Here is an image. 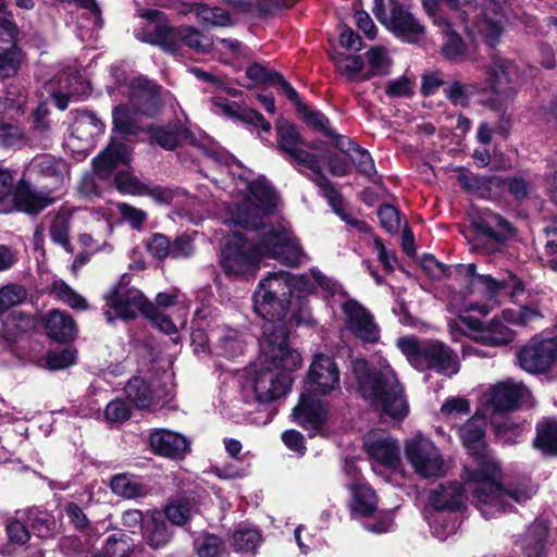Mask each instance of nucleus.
Instances as JSON below:
<instances>
[{
    "instance_id": "nucleus-60",
    "label": "nucleus",
    "mask_w": 557,
    "mask_h": 557,
    "mask_svg": "<svg viewBox=\"0 0 557 557\" xmlns=\"http://www.w3.org/2000/svg\"><path fill=\"white\" fill-rule=\"evenodd\" d=\"M495 426V434L504 444H513L518 442L524 431L523 424H516L506 418L503 422L492 421Z\"/></svg>"
},
{
    "instance_id": "nucleus-5",
    "label": "nucleus",
    "mask_w": 557,
    "mask_h": 557,
    "mask_svg": "<svg viewBox=\"0 0 557 557\" xmlns=\"http://www.w3.org/2000/svg\"><path fill=\"white\" fill-rule=\"evenodd\" d=\"M350 371L361 397L373 408L392 419L407 417L409 406L404 388L388 364L370 370L364 359L356 358L350 360Z\"/></svg>"
},
{
    "instance_id": "nucleus-22",
    "label": "nucleus",
    "mask_w": 557,
    "mask_h": 557,
    "mask_svg": "<svg viewBox=\"0 0 557 557\" xmlns=\"http://www.w3.org/2000/svg\"><path fill=\"white\" fill-rule=\"evenodd\" d=\"M341 372L335 360L325 355H314L306 379V391L313 395H329L339 387Z\"/></svg>"
},
{
    "instance_id": "nucleus-47",
    "label": "nucleus",
    "mask_w": 557,
    "mask_h": 557,
    "mask_svg": "<svg viewBox=\"0 0 557 557\" xmlns=\"http://www.w3.org/2000/svg\"><path fill=\"white\" fill-rule=\"evenodd\" d=\"M49 225V235L53 243L62 246L66 251H71L70 243V215L66 212H59L53 216L47 218Z\"/></svg>"
},
{
    "instance_id": "nucleus-7",
    "label": "nucleus",
    "mask_w": 557,
    "mask_h": 557,
    "mask_svg": "<svg viewBox=\"0 0 557 557\" xmlns=\"http://www.w3.org/2000/svg\"><path fill=\"white\" fill-rule=\"evenodd\" d=\"M137 16L146 20L148 25L135 29V37L140 41L160 46L165 52L175 54L185 46L198 53L212 50L214 40L194 26L170 27L164 14L156 9L141 7L140 0H134Z\"/></svg>"
},
{
    "instance_id": "nucleus-49",
    "label": "nucleus",
    "mask_w": 557,
    "mask_h": 557,
    "mask_svg": "<svg viewBox=\"0 0 557 557\" xmlns=\"http://www.w3.org/2000/svg\"><path fill=\"white\" fill-rule=\"evenodd\" d=\"M364 519L367 520L363 522V527L369 532L383 534L394 530V510H379L376 508L375 513H373L371 517H366Z\"/></svg>"
},
{
    "instance_id": "nucleus-6",
    "label": "nucleus",
    "mask_w": 557,
    "mask_h": 557,
    "mask_svg": "<svg viewBox=\"0 0 557 557\" xmlns=\"http://www.w3.org/2000/svg\"><path fill=\"white\" fill-rule=\"evenodd\" d=\"M479 9L476 0H444L454 12L469 36L482 37L490 46L496 45L504 32L505 22L522 20L518 0H482Z\"/></svg>"
},
{
    "instance_id": "nucleus-39",
    "label": "nucleus",
    "mask_w": 557,
    "mask_h": 557,
    "mask_svg": "<svg viewBox=\"0 0 557 557\" xmlns=\"http://www.w3.org/2000/svg\"><path fill=\"white\" fill-rule=\"evenodd\" d=\"M336 70L349 82H363L371 78L360 55L339 53L333 57Z\"/></svg>"
},
{
    "instance_id": "nucleus-51",
    "label": "nucleus",
    "mask_w": 557,
    "mask_h": 557,
    "mask_svg": "<svg viewBox=\"0 0 557 557\" xmlns=\"http://www.w3.org/2000/svg\"><path fill=\"white\" fill-rule=\"evenodd\" d=\"M2 330L8 339L16 338L32 324L30 318L20 311H12L4 319L1 318Z\"/></svg>"
},
{
    "instance_id": "nucleus-16",
    "label": "nucleus",
    "mask_w": 557,
    "mask_h": 557,
    "mask_svg": "<svg viewBox=\"0 0 557 557\" xmlns=\"http://www.w3.org/2000/svg\"><path fill=\"white\" fill-rule=\"evenodd\" d=\"M13 176L8 170H0V211H5L9 199L17 210L28 214H37L45 208L52 205L57 197L33 189L29 185L22 183L13 188Z\"/></svg>"
},
{
    "instance_id": "nucleus-24",
    "label": "nucleus",
    "mask_w": 557,
    "mask_h": 557,
    "mask_svg": "<svg viewBox=\"0 0 557 557\" xmlns=\"http://www.w3.org/2000/svg\"><path fill=\"white\" fill-rule=\"evenodd\" d=\"M248 337L244 329L215 324L211 326L212 355L235 359L244 354Z\"/></svg>"
},
{
    "instance_id": "nucleus-48",
    "label": "nucleus",
    "mask_w": 557,
    "mask_h": 557,
    "mask_svg": "<svg viewBox=\"0 0 557 557\" xmlns=\"http://www.w3.org/2000/svg\"><path fill=\"white\" fill-rule=\"evenodd\" d=\"M262 541L258 529L240 525L233 535L234 548L244 554L255 553Z\"/></svg>"
},
{
    "instance_id": "nucleus-28",
    "label": "nucleus",
    "mask_w": 557,
    "mask_h": 557,
    "mask_svg": "<svg viewBox=\"0 0 557 557\" xmlns=\"http://www.w3.org/2000/svg\"><path fill=\"white\" fill-rule=\"evenodd\" d=\"M17 29L10 18L0 20V77L15 75L20 67V51L15 46Z\"/></svg>"
},
{
    "instance_id": "nucleus-50",
    "label": "nucleus",
    "mask_w": 557,
    "mask_h": 557,
    "mask_svg": "<svg viewBox=\"0 0 557 557\" xmlns=\"http://www.w3.org/2000/svg\"><path fill=\"white\" fill-rule=\"evenodd\" d=\"M369 69L367 72L372 76H384L391 71L392 61L385 48L374 47L367 52Z\"/></svg>"
},
{
    "instance_id": "nucleus-62",
    "label": "nucleus",
    "mask_w": 557,
    "mask_h": 557,
    "mask_svg": "<svg viewBox=\"0 0 557 557\" xmlns=\"http://www.w3.org/2000/svg\"><path fill=\"white\" fill-rule=\"evenodd\" d=\"M470 412L469 401L461 397L447 399L441 408V413L451 422L467 417Z\"/></svg>"
},
{
    "instance_id": "nucleus-31",
    "label": "nucleus",
    "mask_w": 557,
    "mask_h": 557,
    "mask_svg": "<svg viewBox=\"0 0 557 557\" xmlns=\"http://www.w3.org/2000/svg\"><path fill=\"white\" fill-rule=\"evenodd\" d=\"M174 532L168 525L162 511L151 510L143 527V540L151 549L164 548L173 539Z\"/></svg>"
},
{
    "instance_id": "nucleus-30",
    "label": "nucleus",
    "mask_w": 557,
    "mask_h": 557,
    "mask_svg": "<svg viewBox=\"0 0 557 557\" xmlns=\"http://www.w3.org/2000/svg\"><path fill=\"white\" fill-rule=\"evenodd\" d=\"M149 443L154 454L166 458H182L189 450V442L185 436L166 429L151 432Z\"/></svg>"
},
{
    "instance_id": "nucleus-32",
    "label": "nucleus",
    "mask_w": 557,
    "mask_h": 557,
    "mask_svg": "<svg viewBox=\"0 0 557 557\" xmlns=\"http://www.w3.org/2000/svg\"><path fill=\"white\" fill-rule=\"evenodd\" d=\"M212 110L230 117H238L245 123L260 126L264 132H269L271 124L264 120L261 113L252 109L239 108L235 102L227 100L222 96L211 98Z\"/></svg>"
},
{
    "instance_id": "nucleus-61",
    "label": "nucleus",
    "mask_w": 557,
    "mask_h": 557,
    "mask_svg": "<svg viewBox=\"0 0 557 557\" xmlns=\"http://www.w3.org/2000/svg\"><path fill=\"white\" fill-rule=\"evenodd\" d=\"M76 351L72 348H62L49 351L45 358V367L50 370H63L74 364Z\"/></svg>"
},
{
    "instance_id": "nucleus-63",
    "label": "nucleus",
    "mask_w": 557,
    "mask_h": 557,
    "mask_svg": "<svg viewBox=\"0 0 557 557\" xmlns=\"http://www.w3.org/2000/svg\"><path fill=\"white\" fill-rule=\"evenodd\" d=\"M546 244L543 252V261L546 267L557 272V221L545 228Z\"/></svg>"
},
{
    "instance_id": "nucleus-8",
    "label": "nucleus",
    "mask_w": 557,
    "mask_h": 557,
    "mask_svg": "<svg viewBox=\"0 0 557 557\" xmlns=\"http://www.w3.org/2000/svg\"><path fill=\"white\" fill-rule=\"evenodd\" d=\"M542 319V314L535 307H521L519 309H504L502 314L495 317L488 324L483 325L478 319L463 317L448 322L453 336L456 333L467 332L478 342L490 346H504L511 343L515 332L510 325L529 326Z\"/></svg>"
},
{
    "instance_id": "nucleus-34",
    "label": "nucleus",
    "mask_w": 557,
    "mask_h": 557,
    "mask_svg": "<svg viewBox=\"0 0 557 557\" xmlns=\"http://www.w3.org/2000/svg\"><path fill=\"white\" fill-rule=\"evenodd\" d=\"M29 171L39 176L51 178L55 186H61L69 172L67 163L51 154H41L34 158L29 164Z\"/></svg>"
},
{
    "instance_id": "nucleus-29",
    "label": "nucleus",
    "mask_w": 557,
    "mask_h": 557,
    "mask_svg": "<svg viewBox=\"0 0 557 557\" xmlns=\"http://www.w3.org/2000/svg\"><path fill=\"white\" fill-rule=\"evenodd\" d=\"M292 416L302 428L317 433L325 424L329 411L320 400L301 394Z\"/></svg>"
},
{
    "instance_id": "nucleus-4",
    "label": "nucleus",
    "mask_w": 557,
    "mask_h": 557,
    "mask_svg": "<svg viewBox=\"0 0 557 557\" xmlns=\"http://www.w3.org/2000/svg\"><path fill=\"white\" fill-rule=\"evenodd\" d=\"M499 469L495 460L483 457L475 467H465L462 479L466 490L471 493L478 509L485 519L506 511L509 500L523 504L533 495L529 486L504 490L499 484Z\"/></svg>"
},
{
    "instance_id": "nucleus-19",
    "label": "nucleus",
    "mask_w": 557,
    "mask_h": 557,
    "mask_svg": "<svg viewBox=\"0 0 557 557\" xmlns=\"http://www.w3.org/2000/svg\"><path fill=\"white\" fill-rule=\"evenodd\" d=\"M128 283V275L124 274L121 282L106 295L104 315L108 322H113L115 319H135L146 310L148 305L146 297L139 289L129 288Z\"/></svg>"
},
{
    "instance_id": "nucleus-14",
    "label": "nucleus",
    "mask_w": 557,
    "mask_h": 557,
    "mask_svg": "<svg viewBox=\"0 0 557 557\" xmlns=\"http://www.w3.org/2000/svg\"><path fill=\"white\" fill-rule=\"evenodd\" d=\"M27 95L21 84L8 86L0 97V146L15 147L24 143V131L17 125L25 113Z\"/></svg>"
},
{
    "instance_id": "nucleus-23",
    "label": "nucleus",
    "mask_w": 557,
    "mask_h": 557,
    "mask_svg": "<svg viewBox=\"0 0 557 557\" xmlns=\"http://www.w3.org/2000/svg\"><path fill=\"white\" fill-rule=\"evenodd\" d=\"M346 329L364 343H375L380 338V329L373 314L355 299L342 304Z\"/></svg>"
},
{
    "instance_id": "nucleus-43",
    "label": "nucleus",
    "mask_w": 557,
    "mask_h": 557,
    "mask_svg": "<svg viewBox=\"0 0 557 557\" xmlns=\"http://www.w3.org/2000/svg\"><path fill=\"white\" fill-rule=\"evenodd\" d=\"M124 392L129 401L139 409L150 408L154 404V394L150 385L138 376L127 382Z\"/></svg>"
},
{
    "instance_id": "nucleus-52",
    "label": "nucleus",
    "mask_w": 557,
    "mask_h": 557,
    "mask_svg": "<svg viewBox=\"0 0 557 557\" xmlns=\"http://www.w3.org/2000/svg\"><path fill=\"white\" fill-rule=\"evenodd\" d=\"M115 187L123 194L144 196L148 193V185L138 180L128 171H120L114 177Z\"/></svg>"
},
{
    "instance_id": "nucleus-44",
    "label": "nucleus",
    "mask_w": 557,
    "mask_h": 557,
    "mask_svg": "<svg viewBox=\"0 0 557 557\" xmlns=\"http://www.w3.org/2000/svg\"><path fill=\"white\" fill-rule=\"evenodd\" d=\"M193 545L198 557H223L227 553L225 542L208 532L195 536Z\"/></svg>"
},
{
    "instance_id": "nucleus-21",
    "label": "nucleus",
    "mask_w": 557,
    "mask_h": 557,
    "mask_svg": "<svg viewBox=\"0 0 557 557\" xmlns=\"http://www.w3.org/2000/svg\"><path fill=\"white\" fill-rule=\"evenodd\" d=\"M482 403L493 413L510 411L521 406H532L530 389L515 380H506L490 387L483 395Z\"/></svg>"
},
{
    "instance_id": "nucleus-9",
    "label": "nucleus",
    "mask_w": 557,
    "mask_h": 557,
    "mask_svg": "<svg viewBox=\"0 0 557 557\" xmlns=\"http://www.w3.org/2000/svg\"><path fill=\"white\" fill-rule=\"evenodd\" d=\"M276 131L277 146L284 152L285 158L296 166L308 170L310 172L308 174L309 178L315 183L331 207L338 211L342 205V196L327 177L322 174L319 157L309 151V149H315V147L306 143L296 127L287 121L277 122Z\"/></svg>"
},
{
    "instance_id": "nucleus-54",
    "label": "nucleus",
    "mask_w": 557,
    "mask_h": 557,
    "mask_svg": "<svg viewBox=\"0 0 557 557\" xmlns=\"http://www.w3.org/2000/svg\"><path fill=\"white\" fill-rule=\"evenodd\" d=\"M172 524L184 525L191 518V505L188 500H176L168 504L162 511Z\"/></svg>"
},
{
    "instance_id": "nucleus-11",
    "label": "nucleus",
    "mask_w": 557,
    "mask_h": 557,
    "mask_svg": "<svg viewBox=\"0 0 557 557\" xmlns=\"http://www.w3.org/2000/svg\"><path fill=\"white\" fill-rule=\"evenodd\" d=\"M484 85H463L460 82H453L445 87L444 92L447 99L454 104L466 107L470 98L478 91H493L500 96H509L516 90L520 79L517 65L502 58H496L486 73Z\"/></svg>"
},
{
    "instance_id": "nucleus-38",
    "label": "nucleus",
    "mask_w": 557,
    "mask_h": 557,
    "mask_svg": "<svg viewBox=\"0 0 557 557\" xmlns=\"http://www.w3.org/2000/svg\"><path fill=\"white\" fill-rule=\"evenodd\" d=\"M246 75L256 83L278 85L292 102L298 101V92L281 74L271 73L263 65L255 63L247 67Z\"/></svg>"
},
{
    "instance_id": "nucleus-41",
    "label": "nucleus",
    "mask_w": 557,
    "mask_h": 557,
    "mask_svg": "<svg viewBox=\"0 0 557 557\" xmlns=\"http://www.w3.org/2000/svg\"><path fill=\"white\" fill-rule=\"evenodd\" d=\"M103 123L92 112H82L72 124L71 135L90 144L96 135L103 132Z\"/></svg>"
},
{
    "instance_id": "nucleus-27",
    "label": "nucleus",
    "mask_w": 557,
    "mask_h": 557,
    "mask_svg": "<svg viewBox=\"0 0 557 557\" xmlns=\"http://www.w3.org/2000/svg\"><path fill=\"white\" fill-rule=\"evenodd\" d=\"M45 89L51 96L57 108L65 110L70 98L78 97L85 92L86 84L76 69L67 67L58 77L47 82Z\"/></svg>"
},
{
    "instance_id": "nucleus-13",
    "label": "nucleus",
    "mask_w": 557,
    "mask_h": 557,
    "mask_svg": "<svg viewBox=\"0 0 557 557\" xmlns=\"http://www.w3.org/2000/svg\"><path fill=\"white\" fill-rule=\"evenodd\" d=\"M474 263L460 264L459 271L471 278V285L474 288L482 289L492 305H480L476 302L468 301L463 305V311H478L482 315L491 312L493 307L499 305L502 297L516 298L522 293V285L519 278L509 273L507 277L496 280L491 275H483L476 273Z\"/></svg>"
},
{
    "instance_id": "nucleus-25",
    "label": "nucleus",
    "mask_w": 557,
    "mask_h": 557,
    "mask_svg": "<svg viewBox=\"0 0 557 557\" xmlns=\"http://www.w3.org/2000/svg\"><path fill=\"white\" fill-rule=\"evenodd\" d=\"M363 447L373 463L389 469H397L400 466L399 445L391 435L370 432L363 440Z\"/></svg>"
},
{
    "instance_id": "nucleus-46",
    "label": "nucleus",
    "mask_w": 557,
    "mask_h": 557,
    "mask_svg": "<svg viewBox=\"0 0 557 557\" xmlns=\"http://www.w3.org/2000/svg\"><path fill=\"white\" fill-rule=\"evenodd\" d=\"M534 446L547 455H557V421L546 420L537 424Z\"/></svg>"
},
{
    "instance_id": "nucleus-33",
    "label": "nucleus",
    "mask_w": 557,
    "mask_h": 557,
    "mask_svg": "<svg viewBox=\"0 0 557 557\" xmlns=\"http://www.w3.org/2000/svg\"><path fill=\"white\" fill-rule=\"evenodd\" d=\"M129 156L131 151L125 144L111 141L107 149L95 158V172L100 177L108 178L115 166L129 161Z\"/></svg>"
},
{
    "instance_id": "nucleus-58",
    "label": "nucleus",
    "mask_w": 557,
    "mask_h": 557,
    "mask_svg": "<svg viewBox=\"0 0 557 557\" xmlns=\"http://www.w3.org/2000/svg\"><path fill=\"white\" fill-rule=\"evenodd\" d=\"M26 297V290L17 284H9L0 288V319L10 308L21 304Z\"/></svg>"
},
{
    "instance_id": "nucleus-20",
    "label": "nucleus",
    "mask_w": 557,
    "mask_h": 557,
    "mask_svg": "<svg viewBox=\"0 0 557 557\" xmlns=\"http://www.w3.org/2000/svg\"><path fill=\"white\" fill-rule=\"evenodd\" d=\"M344 472L348 478L346 487L349 492L348 508L351 518L363 519L376 511L379 498L375 491L364 480L352 460H346Z\"/></svg>"
},
{
    "instance_id": "nucleus-55",
    "label": "nucleus",
    "mask_w": 557,
    "mask_h": 557,
    "mask_svg": "<svg viewBox=\"0 0 557 557\" xmlns=\"http://www.w3.org/2000/svg\"><path fill=\"white\" fill-rule=\"evenodd\" d=\"M213 48L221 55V61L228 63L237 57L246 55V48L237 39L215 38Z\"/></svg>"
},
{
    "instance_id": "nucleus-45",
    "label": "nucleus",
    "mask_w": 557,
    "mask_h": 557,
    "mask_svg": "<svg viewBox=\"0 0 557 557\" xmlns=\"http://www.w3.org/2000/svg\"><path fill=\"white\" fill-rule=\"evenodd\" d=\"M547 537V525L544 520H535L527 531L523 549L528 557H541Z\"/></svg>"
},
{
    "instance_id": "nucleus-15",
    "label": "nucleus",
    "mask_w": 557,
    "mask_h": 557,
    "mask_svg": "<svg viewBox=\"0 0 557 557\" xmlns=\"http://www.w3.org/2000/svg\"><path fill=\"white\" fill-rule=\"evenodd\" d=\"M376 18L401 41L421 45L426 38L425 26L411 13L408 7L395 0L388 1V9L379 7Z\"/></svg>"
},
{
    "instance_id": "nucleus-59",
    "label": "nucleus",
    "mask_w": 557,
    "mask_h": 557,
    "mask_svg": "<svg viewBox=\"0 0 557 557\" xmlns=\"http://www.w3.org/2000/svg\"><path fill=\"white\" fill-rule=\"evenodd\" d=\"M533 122L539 126L557 132V100L550 99L547 104H541L533 112Z\"/></svg>"
},
{
    "instance_id": "nucleus-35",
    "label": "nucleus",
    "mask_w": 557,
    "mask_h": 557,
    "mask_svg": "<svg viewBox=\"0 0 557 557\" xmlns=\"http://www.w3.org/2000/svg\"><path fill=\"white\" fill-rule=\"evenodd\" d=\"M197 22L206 28L231 27L235 24L230 13L219 7H209L205 3H195L189 10Z\"/></svg>"
},
{
    "instance_id": "nucleus-2",
    "label": "nucleus",
    "mask_w": 557,
    "mask_h": 557,
    "mask_svg": "<svg viewBox=\"0 0 557 557\" xmlns=\"http://www.w3.org/2000/svg\"><path fill=\"white\" fill-rule=\"evenodd\" d=\"M288 275L265 280L252 297L255 312L262 318L259 339L260 368L246 379L243 393L246 401L270 404L284 397L290 388V372L301 366V356L286 343V332L277 321L288 307Z\"/></svg>"
},
{
    "instance_id": "nucleus-53",
    "label": "nucleus",
    "mask_w": 557,
    "mask_h": 557,
    "mask_svg": "<svg viewBox=\"0 0 557 557\" xmlns=\"http://www.w3.org/2000/svg\"><path fill=\"white\" fill-rule=\"evenodd\" d=\"M440 30L444 35V42L442 47V52L444 57L449 60H457L461 58L466 52V44L462 41L460 36L453 29L451 23L449 22L448 29Z\"/></svg>"
},
{
    "instance_id": "nucleus-64",
    "label": "nucleus",
    "mask_w": 557,
    "mask_h": 557,
    "mask_svg": "<svg viewBox=\"0 0 557 557\" xmlns=\"http://www.w3.org/2000/svg\"><path fill=\"white\" fill-rule=\"evenodd\" d=\"M397 344L401 351L407 356L409 362L413 367L419 368V366L421 364L422 348L424 347V341L418 342L413 337H403L398 339Z\"/></svg>"
},
{
    "instance_id": "nucleus-40",
    "label": "nucleus",
    "mask_w": 557,
    "mask_h": 557,
    "mask_svg": "<svg viewBox=\"0 0 557 557\" xmlns=\"http://www.w3.org/2000/svg\"><path fill=\"white\" fill-rule=\"evenodd\" d=\"M110 486L114 494L124 498H137L148 494V487L141 480L127 473H119L112 476Z\"/></svg>"
},
{
    "instance_id": "nucleus-1",
    "label": "nucleus",
    "mask_w": 557,
    "mask_h": 557,
    "mask_svg": "<svg viewBox=\"0 0 557 557\" xmlns=\"http://www.w3.org/2000/svg\"><path fill=\"white\" fill-rule=\"evenodd\" d=\"M210 157L230 169L235 187L234 200L226 207L223 222L230 227L260 231L256 238L234 232L226 237L221 249V265L228 276H252L259 270L262 258H272L280 263L297 268L307 261L298 239L286 224L268 225L277 197L263 177H252L250 171L225 151H213Z\"/></svg>"
},
{
    "instance_id": "nucleus-37",
    "label": "nucleus",
    "mask_w": 557,
    "mask_h": 557,
    "mask_svg": "<svg viewBox=\"0 0 557 557\" xmlns=\"http://www.w3.org/2000/svg\"><path fill=\"white\" fill-rule=\"evenodd\" d=\"M47 334L57 342H67L75 335V323L65 312L53 310L45 321Z\"/></svg>"
},
{
    "instance_id": "nucleus-17",
    "label": "nucleus",
    "mask_w": 557,
    "mask_h": 557,
    "mask_svg": "<svg viewBox=\"0 0 557 557\" xmlns=\"http://www.w3.org/2000/svg\"><path fill=\"white\" fill-rule=\"evenodd\" d=\"M404 450L407 461L418 475L425 479L444 475V458L430 438L416 434L405 442Z\"/></svg>"
},
{
    "instance_id": "nucleus-26",
    "label": "nucleus",
    "mask_w": 557,
    "mask_h": 557,
    "mask_svg": "<svg viewBox=\"0 0 557 557\" xmlns=\"http://www.w3.org/2000/svg\"><path fill=\"white\" fill-rule=\"evenodd\" d=\"M424 368L450 377L459 371L458 357L442 342L433 339L424 341L419 369Z\"/></svg>"
},
{
    "instance_id": "nucleus-10",
    "label": "nucleus",
    "mask_w": 557,
    "mask_h": 557,
    "mask_svg": "<svg viewBox=\"0 0 557 557\" xmlns=\"http://www.w3.org/2000/svg\"><path fill=\"white\" fill-rule=\"evenodd\" d=\"M280 274H287L288 280V307L286 309V313L284 317L280 319V324L283 325L286 337L288 336L287 327L284 319L286 318L289 309L294 307L292 312V319L296 324L300 325H312L314 323L313 317L311 314V310L309 309L307 302L304 298L307 295L318 294L320 292L323 293L324 297L335 295L338 286L331 278L324 276L318 269H310L308 273H304L301 275H294L287 271H277L269 273L264 278H262L253 295L258 292L260 285L270 277L277 276ZM288 344V342L286 341Z\"/></svg>"
},
{
    "instance_id": "nucleus-12",
    "label": "nucleus",
    "mask_w": 557,
    "mask_h": 557,
    "mask_svg": "<svg viewBox=\"0 0 557 557\" xmlns=\"http://www.w3.org/2000/svg\"><path fill=\"white\" fill-rule=\"evenodd\" d=\"M430 504L435 512L429 518L433 535L445 541L457 530V520L451 513L465 505L466 491L459 482L441 484L430 494Z\"/></svg>"
},
{
    "instance_id": "nucleus-56",
    "label": "nucleus",
    "mask_w": 557,
    "mask_h": 557,
    "mask_svg": "<svg viewBox=\"0 0 557 557\" xmlns=\"http://www.w3.org/2000/svg\"><path fill=\"white\" fill-rule=\"evenodd\" d=\"M51 293L61 301L75 309H85L87 307L85 299L74 292L64 281L55 280L51 286Z\"/></svg>"
},
{
    "instance_id": "nucleus-57",
    "label": "nucleus",
    "mask_w": 557,
    "mask_h": 557,
    "mask_svg": "<svg viewBox=\"0 0 557 557\" xmlns=\"http://www.w3.org/2000/svg\"><path fill=\"white\" fill-rule=\"evenodd\" d=\"M133 548V539L126 534L117 533L108 537L104 552L109 557H128Z\"/></svg>"
},
{
    "instance_id": "nucleus-3",
    "label": "nucleus",
    "mask_w": 557,
    "mask_h": 557,
    "mask_svg": "<svg viewBox=\"0 0 557 557\" xmlns=\"http://www.w3.org/2000/svg\"><path fill=\"white\" fill-rule=\"evenodd\" d=\"M110 76L114 86L107 87L108 94L114 96L119 91L127 96V102L116 106L112 111L114 129L125 135H135L140 129L143 116L153 117L160 112L163 104L161 88L144 76H137L127 84L122 65H112Z\"/></svg>"
},
{
    "instance_id": "nucleus-42",
    "label": "nucleus",
    "mask_w": 557,
    "mask_h": 557,
    "mask_svg": "<svg viewBox=\"0 0 557 557\" xmlns=\"http://www.w3.org/2000/svg\"><path fill=\"white\" fill-rule=\"evenodd\" d=\"M149 133L153 143L166 150H173L181 139L187 136V131L180 123L166 126H150Z\"/></svg>"
},
{
    "instance_id": "nucleus-36",
    "label": "nucleus",
    "mask_w": 557,
    "mask_h": 557,
    "mask_svg": "<svg viewBox=\"0 0 557 557\" xmlns=\"http://www.w3.org/2000/svg\"><path fill=\"white\" fill-rule=\"evenodd\" d=\"M486 418L482 413H475L459 430L463 445L472 454H478L484 444Z\"/></svg>"
},
{
    "instance_id": "nucleus-18",
    "label": "nucleus",
    "mask_w": 557,
    "mask_h": 557,
    "mask_svg": "<svg viewBox=\"0 0 557 557\" xmlns=\"http://www.w3.org/2000/svg\"><path fill=\"white\" fill-rule=\"evenodd\" d=\"M471 224L475 231L474 247L486 253L500 251L512 233L510 223L491 210L473 216Z\"/></svg>"
}]
</instances>
